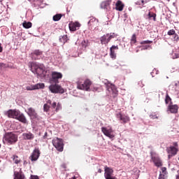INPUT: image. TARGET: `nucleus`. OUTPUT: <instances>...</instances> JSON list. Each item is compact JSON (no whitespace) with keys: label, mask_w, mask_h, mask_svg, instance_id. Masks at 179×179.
Returning <instances> with one entry per match:
<instances>
[{"label":"nucleus","mask_w":179,"mask_h":179,"mask_svg":"<svg viewBox=\"0 0 179 179\" xmlns=\"http://www.w3.org/2000/svg\"><path fill=\"white\" fill-rule=\"evenodd\" d=\"M50 105H51V106ZM50 108L55 110V112H58L62 109V103L59 102H58L57 103L55 101L52 103L51 100H48L47 103L43 105V111L48 113V111H50Z\"/></svg>","instance_id":"obj_1"},{"label":"nucleus","mask_w":179,"mask_h":179,"mask_svg":"<svg viewBox=\"0 0 179 179\" xmlns=\"http://www.w3.org/2000/svg\"><path fill=\"white\" fill-rule=\"evenodd\" d=\"M77 89L79 90H83L85 92H90V87L92 85V82L90 79H86L84 83L80 80L77 81Z\"/></svg>","instance_id":"obj_2"},{"label":"nucleus","mask_w":179,"mask_h":179,"mask_svg":"<svg viewBox=\"0 0 179 179\" xmlns=\"http://www.w3.org/2000/svg\"><path fill=\"white\" fill-rule=\"evenodd\" d=\"M4 140L8 143L9 145L15 144L17 140L18 136L17 134H14L13 133H6L4 135Z\"/></svg>","instance_id":"obj_3"},{"label":"nucleus","mask_w":179,"mask_h":179,"mask_svg":"<svg viewBox=\"0 0 179 179\" xmlns=\"http://www.w3.org/2000/svg\"><path fill=\"white\" fill-rule=\"evenodd\" d=\"M30 66L31 72L37 76H41L45 71L43 67H41V66L38 65L36 62L30 63Z\"/></svg>","instance_id":"obj_4"},{"label":"nucleus","mask_w":179,"mask_h":179,"mask_svg":"<svg viewBox=\"0 0 179 179\" xmlns=\"http://www.w3.org/2000/svg\"><path fill=\"white\" fill-rule=\"evenodd\" d=\"M48 89L52 93L54 94H63L64 92V90L62 88V87L57 85V83L49 85Z\"/></svg>","instance_id":"obj_5"},{"label":"nucleus","mask_w":179,"mask_h":179,"mask_svg":"<svg viewBox=\"0 0 179 179\" xmlns=\"http://www.w3.org/2000/svg\"><path fill=\"white\" fill-rule=\"evenodd\" d=\"M53 146L59 151L62 152L64 150L63 140L59 138L52 140Z\"/></svg>","instance_id":"obj_6"},{"label":"nucleus","mask_w":179,"mask_h":179,"mask_svg":"<svg viewBox=\"0 0 179 179\" xmlns=\"http://www.w3.org/2000/svg\"><path fill=\"white\" fill-rule=\"evenodd\" d=\"M27 114L30 117L31 120H39L40 117L35 108L31 107L27 108Z\"/></svg>","instance_id":"obj_7"},{"label":"nucleus","mask_w":179,"mask_h":179,"mask_svg":"<svg viewBox=\"0 0 179 179\" xmlns=\"http://www.w3.org/2000/svg\"><path fill=\"white\" fill-rule=\"evenodd\" d=\"M20 111L19 110H17V109H10V110H7L6 112L5 115L7 117H8L9 118L16 120V118L20 115Z\"/></svg>","instance_id":"obj_8"},{"label":"nucleus","mask_w":179,"mask_h":179,"mask_svg":"<svg viewBox=\"0 0 179 179\" xmlns=\"http://www.w3.org/2000/svg\"><path fill=\"white\" fill-rule=\"evenodd\" d=\"M178 152V148L174 146H169L166 148V152L168 154V159H171L175 157Z\"/></svg>","instance_id":"obj_9"},{"label":"nucleus","mask_w":179,"mask_h":179,"mask_svg":"<svg viewBox=\"0 0 179 179\" xmlns=\"http://www.w3.org/2000/svg\"><path fill=\"white\" fill-rule=\"evenodd\" d=\"M104 177L106 179H115V177L112 176L114 172L113 169L108 166L104 167Z\"/></svg>","instance_id":"obj_10"},{"label":"nucleus","mask_w":179,"mask_h":179,"mask_svg":"<svg viewBox=\"0 0 179 179\" xmlns=\"http://www.w3.org/2000/svg\"><path fill=\"white\" fill-rule=\"evenodd\" d=\"M62 74L61 73L53 71L52 73V78L50 79V82L52 83L57 84L59 83V80L62 78Z\"/></svg>","instance_id":"obj_11"},{"label":"nucleus","mask_w":179,"mask_h":179,"mask_svg":"<svg viewBox=\"0 0 179 179\" xmlns=\"http://www.w3.org/2000/svg\"><path fill=\"white\" fill-rule=\"evenodd\" d=\"M101 130L103 133V134L109 138L110 139H113L115 137V134H113V129L111 127L107 129V127H102L101 128Z\"/></svg>","instance_id":"obj_12"},{"label":"nucleus","mask_w":179,"mask_h":179,"mask_svg":"<svg viewBox=\"0 0 179 179\" xmlns=\"http://www.w3.org/2000/svg\"><path fill=\"white\" fill-rule=\"evenodd\" d=\"M45 85L43 83H38L35 85L27 86L26 90L27 91H33V90H40V89H43Z\"/></svg>","instance_id":"obj_13"},{"label":"nucleus","mask_w":179,"mask_h":179,"mask_svg":"<svg viewBox=\"0 0 179 179\" xmlns=\"http://www.w3.org/2000/svg\"><path fill=\"white\" fill-rule=\"evenodd\" d=\"M31 57L34 60H38L43 58V52L40 50H35L31 53Z\"/></svg>","instance_id":"obj_14"},{"label":"nucleus","mask_w":179,"mask_h":179,"mask_svg":"<svg viewBox=\"0 0 179 179\" xmlns=\"http://www.w3.org/2000/svg\"><path fill=\"white\" fill-rule=\"evenodd\" d=\"M41 155V152L38 148H35L33 151L31 155L30 156L31 160L32 162H36L38 160Z\"/></svg>","instance_id":"obj_15"},{"label":"nucleus","mask_w":179,"mask_h":179,"mask_svg":"<svg viewBox=\"0 0 179 179\" xmlns=\"http://www.w3.org/2000/svg\"><path fill=\"white\" fill-rule=\"evenodd\" d=\"M151 159L152 160V162L155 163V166L157 167L162 166V162L159 157L152 156L151 157Z\"/></svg>","instance_id":"obj_16"},{"label":"nucleus","mask_w":179,"mask_h":179,"mask_svg":"<svg viewBox=\"0 0 179 179\" xmlns=\"http://www.w3.org/2000/svg\"><path fill=\"white\" fill-rule=\"evenodd\" d=\"M125 6V4L122 3V1L117 0L115 3V9L118 10V12H122L124 10V8Z\"/></svg>","instance_id":"obj_17"},{"label":"nucleus","mask_w":179,"mask_h":179,"mask_svg":"<svg viewBox=\"0 0 179 179\" xmlns=\"http://www.w3.org/2000/svg\"><path fill=\"white\" fill-rule=\"evenodd\" d=\"M117 118H119L120 121H122V123L123 124H126L130 122V117L128 115H123L122 114L119 113L117 115Z\"/></svg>","instance_id":"obj_18"},{"label":"nucleus","mask_w":179,"mask_h":179,"mask_svg":"<svg viewBox=\"0 0 179 179\" xmlns=\"http://www.w3.org/2000/svg\"><path fill=\"white\" fill-rule=\"evenodd\" d=\"M80 27V23H70L69 24V29H70V31H76Z\"/></svg>","instance_id":"obj_19"},{"label":"nucleus","mask_w":179,"mask_h":179,"mask_svg":"<svg viewBox=\"0 0 179 179\" xmlns=\"http://www.w3.org/2000/svg\"><path fill=\"white\" fill-rule=\"evenodd\" d=\"M16 120H18V121L21 122L22 123L27 124H28V121L27 119L25 116V115H23L22 113H21V112H20V115H18V116H17Z\"/></svg>","instance_id":"obj_20"},{"label":"nucleus","mask_w":179,"mask_h":179,"mask_svg":"<svg viewBox=\"0 0 179 179\" xmlns=\"http://www.w3.org/2000/svg\"><path fill=\"white\" fill-rule=\"evenodd\" d=\"M115 50H119V47L117 45H113L112 48H110V57L113 59H116V54L115 53Z\"/></svg>","instance_id":"obj_21"},{"label":"nucleus","mask_w":179,"mask_h":179,"mask_svg":"<svg viewBox=\"0 0 179 179\" xmlns=\"http://www.w3.org/2000/svg\"><path fill=\"white\" fill-rule=\"evenodd\" d=\"M168 110L170 111L171 113H177L178 110V105H172L169 104L168 106Z\"/></svg>","instance_id":"obj_22"},{"label":"nucleus","mask_w":179,"mask_h":179,"mask_svg":"<svg viewBox=\"0 0 179 179\" xmlns=\"http://www.w3.org/2000/svg\"><path fill=\"white\" fill-rule=\"evenodd\" d=\"M22 137L24 140H33L34 138V134L31 132L24 133Z\"/></svg>","instance_id":"obj_23"},{"label":"nucleus","mask_w":179,"mask_h":179,"mask_svg":"<svg viewBox=\"0 0 179 179\" xmlns=\"http://www.w3.org/2000/svg\"><path fill=\"white\" fill-rule=\"evenodd\" d=\"M146 19H148V20H153L154 22H156V13L149 11L147 14Z\"/></svg>","instance_id":"obj_24"},{"label":"nucleus","mask_w":179,"mask_h":179,"mask_svg":"<svg viewBox=\"0 0 179 179\" xmlns=\"http://www.w3.org/2000/svg\"><path fill=\"white\" fill-rule=\"evenodd\" d=\"M110 41V40L108 38V34L101 37V43L102 44H108Z\"/></svg>","instance_id":"obj_25"},{"label":"nucleus","mask_w":179,"mask_h":179,"mask_svg":"<svg viewBox=\"0 0 179 179\" xmlns=\"http://www.w3.org/2000/svg\"><path fill=\"white\" fill-rule=\"evenodd\" d=\"M62 16H64L62 13H57L56 15H53L52 20L53 22H59L62 18Z\"/></svg>","instance_id":"obj_26"},{"label":"nucleus","mask_w":179,"mask_h":179,"mask_svg":"<svg viewBox=\"0 0 179 179\" xmlns=\"http://www.w3.org/2000/svg\"><path fill=\"white\" fill-rule=\"evenodd\" d=\"M14 179H25V176L20 172H14Z\"/></svg>","instance_id":"obj_27"},{"label":"nucleus","mask_w":179,"mask_h":179,"mask_svg":"<svg viewBox=\"0 0 179 179\" xmlns=\"http://www.w3.org/2000/svg\"><path fill=\"white\" fill-rule=\"evenodd\" d=\"M111 3V0H106L101 3V9H106Z\"/></svg>","instance_id":"obj_28"},{"label":"nucleus","mask_w":179,"mask_h":179,"mask_svg":"<svg viewBox=\"0 0 179 179\" xmlns=\"http://www.w3.org/2000/svg\"><path fill=\"white\" fill-rule=\"evenodd\" d=\"M165 103L166 104L170 103L171 105H172V99L169 94H166V95Z\"/></svg>","instance_id":"obj_29"},{"label":"nucleus","mask_w":179,"mask_h":179,"mask_svg":"<svg viewBox=\"0 0 179 179\" xmlns=\"http://www.w3.org/2000/svg\"><path fill=\"white\" fill-rule=\"evenodd\" d=\"M13 162H14L15 164H18L20 163V159L19 157L17 156V155H13Z\"/></svg>","instance_id":"obj_30"},{"label":"nucleus","mask_w":179,"mask_h":179,"mask_svg":"<svg viewBox=\"0 0 179 179\" xmlns=\"http://www.w3.org/2000/svg\"><path fill=\"white\" fill-rule=\"evenodd\" d=\"M87 23H99V20L94 17H90Z\"/></svg>","instance_id":"obj_31"},{"label":"nucleus","mask_w":179,"mask_h":179,"mask_svg":"<svg viewBox=\"0 0 179 179\" xmlns=\"http://www.w3.org/2000/svg\"><path fill=\"white\" fill-rule=\"evenodd\" d=\"M68 40L69 39H68V36L67 35L63 36H62V38H59L60 42L64 43V44L65 43H67Z\"/></svg>","instance_id":"obj_32"},{"label":"nucleus","mask_w":179,"mask_h":179,"mask_svg":"<svg viewBox=\"0 0 179 179\" xmlns=\"http://www.w3.org/2000/svg\"><path fill=\"white\" fill-rule=\"evenodd\" d=\"M136 43V36L134 34H133V36H131L130 43H131V45H134Z\"/></svg>","instance_id":"obj_33"},{"label":"nucleus","mask_w":179,"mask_h":179,"mask_svg":"<svg viewBox=\"0 0 179 179\" xmlns=\"http://www.w3.org/2000/svg\"><path fill=\"white\" fill-rule=\"evenodd\" d=\"M88 43H89L88 40H83L82 41L81 45H82L83 48H86L88 46Z\"/></svg>","instance_id":"obj_34"},{"label":"nucleus","mask_w":179,"mask_h":179,"mask_svg":"<svg viewBox=\"0 0 179 179\" xmlns=\"http://www.w3.org/2000/svg\"><path fill=\"white\" fill-rule=\"evenodd\" d=\"M22 26L25 29H30L32 27L31 23H22Z\"/></svg>","instance_id":"obj_35"},{"label":"nucleus","mask_w":179,"mask_h":179,"mask_svg":"<svg viewBox=\"0 0 179 179\" xmlns=\"http://www.w3.org/2000/svg\"><path fill=\"white\" fill-rule=\"evenodd\" d=\"M117 36H118V35H117V34H115V33L110 34V36H109V34H108V38H109L110 41H111V39L115 38H116V37H117Z\"/></svg>","instance_id":"obj_36"},{"label":"nucleus","mask_w":179,"mask_h":179,"mask_svg":"<svg viewBox=\"0 0 179 179\" xmlns=\"http://www.w3.org/2000/svg\"><path fill=\"white\" fill-rule=\"evenodd\" d=\"M34 2H35L36 3H38L40 8H44L43 6H41V3L44 2V0H34Z\"/></svg>","instance_id":"obj_37"},{"label":"nucleus","mask_w":179,"mask_h":179,"mask_svg":"<svg viewBox=\"0 0 179 179\" xmlns=\"http://www.w3.org/2000/svg\"><path fill=\"white\" fill-rule=\"evenodd\" d=\"M150 118L152 120H157V119H158V117L155 113H152V114L150 115Z\"/></svg>","instance_id":"obj_38"},{"label":"nucleus","mask_w":179,"mask_h":179,"mask_svg":"<svg viewBox=\"0 0 179 179\" xmlns=\"http://www.w3.org/2000/svg\"><path fill=\"white\" fill-rule=\"evenodd\" d=\"M176 34V31L174 29H171L168 31V35L169 36H172V35H175Z\"/></svg>","instance_id":"obj_39"},{"label":"nucleus","mask_w":179,"mask_h":179,"mask_svg":"<svg viewBox=\"0 0 179 179\" xmlns=\"http://www.w3.org/2000/svg\"><path fill=\"white\" fill-rule=\"evenodd\" d=\"M162 174L166 176L167 172H166V167H162Z\"/></svg>","instance_id":"obj_40"},{"label":"nucleus","mask_w":179,"mask_h":179,"mask_svg":"<svg viewBox=\"0 0 179 179\" xmlns=\"http://www.w3.org/2000/svg\"><path fill=\"white\" fill-rule=\"evenodd\" d=\"M166 175L162 174V173H159V179H165Z\"/></svg>","instance_id":"obj_41"},{"label":"nucleus","mask_w":179,"mask_h":179,"mask_svg":"<svg viewBox=\"0 0 179 179\" xmlns=\"http://www.w3.org/2000/svg\"><path fill=\"white\" fill-rule=\"evenodd\" d=\"M171 147H174L176 148H178V144L177 142L173 143V145H171Z\"/></svg>","instance_id":"obj_42"},{"label":"nucleus","mask_w":179,"mask_h":179,"mask_svg":"<svg viewBox=\"0 0 179 179\" xmlns=\"http://www.w3.org/2000/svg\"><path fill=\"white\" fill-rule=\"evenodd\" d=\"M103 83L108 86L110 85L109 81L108 80H104Z\"/></svg>","instance_id":"obj_43"},{"label":"nucleus","mask_w":179,"mask_h":179,"mask_svg":"<svg viewBox=\"0 0 179 179\" xmlns=\"http://www.w3.org/2000/svg\"><path fill=\"white\" fill-rule=\"evenodd\" d=\"M62 169H67V165H66V164L63 163V164H62Z\"/></svg>","instance_id":"obj_44"},{"label":"nucleus","mask_w":179,"mask_h":179,"mask_svg":"<svg viewBox=\"0 0 179 179\" xmlns=\"http://www.w3.org/2000/svg\"><path fill=\"white\" fill-rule=\"evenodd\" d=\"M33 5H34V8H37V6H40V4L37 3L36 2H34V3Z\"/></svg>","instance_id":"obj_45"},{"label":"nucleus","mask_w":179,"mask_h":179,"mask_svg":"<svg viewBox=\"0 0 179 179\" xmlns=\"http://www.w3.org/2000/svg\"><path fill=\"white\" fill-rule=\"evenodd\" d=\"M31 179H39V178H38V176H33L31 177Z\"/></svg>","instance_id":"obj_46"},{"label":"nucleus","mask_w":179,"mask_h":179,"mask_svg":"<svg viewBox=\"0 0 179 179\" xmlns=\"http://www.w3.org/2000/svg\"><path fill=\"white\" fill-rule=\"evenodd\" d=\"M144 43H146V44H149V43H152V41H145Z\"/></svg>","instance_id":"obj_47"},{"label":"nucleus","mask_w":179,"mask_h":179,"mask_svg":"<svg viewBox=\"0 0 179 179\" xmlns=\"http://www.w3.org/2000/svg\"><path fill=\"white\" fill-rule=\"evenodd\" d=\"M3 51V48L1 47V44L0 43V52H2Z\"/></svg>","instance_id":"obj_48"},{"label":"nucleus","mask_w":179,"mask_h":179,"mask_svg":"<svg viewBox=\"0 0 179 179\" xmlns=\"http://www.w3.org/2000/svg\"><path fill=\"white\" fill-rule=\"evenodd\" d=\"M93 92H97L98 91V87H94V89H92Z\"/></svg>","instance_id":"obj_49"},{"label":"nucleus","mask_w":179,"mask_h":179,"mask_svg":"<svg viewBox=\"0 0 179 179\" xmlns=\"http://www.w3.org/2000/svg\"><path fill=\"white\" fill-rule=\"evenodd\" d=\"M174 38L177 41V40H178V35L177 34H174Z\"/></svg>","instance_id":"obj_50"},{"label":"nucleus","mask_w":179,"mask_h":179,"mask_svg":"<svg viewBox=\"0 0 179 179\" xmlns=\"http://www.w3.org/2000/svg\"><path fill=\"white\" fill-rule=\"evenodd\" d=\"M69 23H79V21H70Z\"/></svg>","instance_id":"obj_51"},{"label":"nucleus","mask_w":179,"mask_h":179,"mask_svg":"<svg viewBox=\"0 0 179 179\" xmlns=\"http://www.w3.org/2000/svg\"><path fill=\"white\" fill-rule=\"evenodd\" d=\"M5 66V64H3V63H0V67L2 68Z\"/></svg>","instance_id":"obj_52"},{"label":"nucleus","mask_w":179,"mask_h":179,"mask_svg":"<svg viewBox=\"0 0 179 179\" xmlns=\"http://www.w3.org/2000/svg\"><path fill=\"white\" fill-rule=\"evenodd\" d=\"M135 5H141V1H136V2H135Z\"/></svg>","instance_id":"obj_53"},{"label":"nucleus","mask_w":179,"mask_h":179,"mask_svg":"<svg viewBox=\"0 0 179 179\" xmlns=\"http://www.w3.org/2000/svg\"><path fill=\"white\" fill-rule=\"evenodd\" d=\"M47 136H48V133L45 132V134H44V136H43V138H46Z\"/></svg>","instance_id":"obj_54"},{"label":"nucleus","mask_w":179,"mask_h":179,"mask_svg":"<svg viewBox=\"0 0 179 179\" xmlns=\"http://www.w3.org/2000/svg\"><path fill=\"white\" fill-rule=\"evenodd\" d=\"M22 23H31V22L24 20V22Z\"/></svg>","instance_id":"obj_55"},{"label":"nucleus","mask_w":179,"mask_h":179,"mask_svg":"<svg viewBox=\"0 0 179 179\" xmlns=\"http://www.w3.org/2000/svg\"><path fill=\"white\" fill-rule=\"evenodd\" d=\"M98 173H102V170H101V169H98Z\"/></svg>","instance_id":"obj_56"},{"label":"nucleus","mask_w":179,"mask_h":179,"mask_svg":"<svg viewBox=\"0 0 179 179\" xmlns=\"http://www.w3.org/2000/svg\"><path fill=\"white\" fill-rule=\"evenodd\" d=\"M142 6L145 5V0H141Z\"/></svg>","instance_id":"obj_57"},{"label":"nucleus","mask_w":179,"mask_h":179,"mask_svg":"<svg viewBox=\"0 0 179 179\" xmlns=\"http://www.w3.org/2000/svg\"><path fill=\"white\" fill-rule=\"evenodd\" d=\"M173 6H175V8H176V9H177V6L176 5V2L173 3Z\"/></svg>","instance_id":"obj_58"},{"label":"nucleus","mask_w":179,"mask_h":179,"mask_svg":"<svg viewBox=\"0 0 179 179\" xmlns=\"http://www.w3.org/2000/svg\"><path fill=\"white\" fill-rule=\"evenodd\" d=\"M175 86H176V87L179 86V82H178L177 83H176V84H175Z\"/></svg>","instance_id":"obj_59"},{"label":"nucleus","mask_w":179,"mask_h":179,"mask_svg":"<svg viewBox=\"0 0 179 179\" xmlns=\"http://www.w3.org/2000/svg\"><path fill=\"white\" fill-rule=\"evenodd\" d=\"M129 11L132 10V8L129 7Z\"/></svg>","instance_id":"obj_60"},{"label":"nucleus","mask_w":179,"mask_h":179,"mask_svg":"<svg viewBox=\"0 0 179 179\" xmlns=\"http://www.w3.org/2000/svg\"><path fill=\"white\" fill-rule=\"evenodd\" d=\"M176 179H179V176H177Z\"/></svg>","instance_id":"obj_61"},{"label":"nucleus","mask_w":179,"mask_h":179,"mask_svg":"<svg viewBox=\"0 0 179 179\" xmlns=\"http://www.w3.org/2000/svg\"><path fill=\"white\" fill-rule=\"evenodd\" d=\"M175 23H178V22H175Z\"/></svg>","instance_id":"obj_62"},{"label":"nucleus","mask_w":179,"mask_h":179,"mask_svg":"<svg viewBox=\"0 0 179 179\" xmlns=\"http://www.w3.org/2000/svg\"><path fill=\"white\" fill-rule=\"evenodd\" d=\"M178 161H179V157H178Z\"/></svg>","instance_id":"obj_63"},{"label":"nucleus","mask_w":179,"mask_h":179,"mask_svg":"<svg viewBox=\"0 0 179 179\" xmlns=\"http://www.w3.org/2000/svg\"><path fill=\"white\" fill-rule=\"evenodd\" d=\"M73 179H75L74 178Z\"/></svg>","instance_id":"obj_64"}]
</instances>
